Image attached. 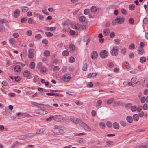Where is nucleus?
Segmentation results:
<instances>
[{
  "label": "nucleus",
  "instance_id": "f257e3e1",
  "mask_svg": "<svg viewBox=\"0 0 148 148\" xmlns=\"http://www.w3.org/2000/svg\"><path fill=\"white\" fill-rule=\"evenodd\" d=\"M125 18L120 16H117L115 20L112 21V24L113 25H116V23L121 24L123 23L125 21Z\"/></svg>",
  "mask_w": 148,
  "mask_h": 148
},
{
  "label": "nucleus",
  "instance_id": "f03ea898",
  "mask_svg": "<svg viewBox=\"0 0 148 148\" xmlns=\"http://www.w3.org/2000/svg\"><path fill=\"white\" fill-rule=\"evenodd\" d=\"M36 135L35 133H29L25 135H22L21 137L23 139H29L31 138L34 136Z\"/></svg>",
  "mask_w": 148,
  "mask_h": 148
},
{
  "label": "nucleus",
  "instance_id": "7ed1b4c3",
  "mask_svg": "<svg viewBox=\"0 0 148 148\" xmlns=\"http://www.w3.org/2000/svg\"><path fill=\"white\" fill-rule=\"evenodd\" d=\"M118 47L116 46H114L110 51V53L114 56H116L118 55Z\"/></svg>",
  "mask_w": 148,
  "mask_h": 148
},
{
  "label": "nucleus",
  "instance_id": "20e7f679",
  "mask_svg": "<svg viewBox=\"0 0 148 148\" xmlns=\"http://www.w3.org/2000/svg\"><path fill=\"white\" fill-rule=\"evenodd\" d=\"M99 54L101 58L104 59L108 56V53L106 50H103L101 51Z\"/></svg>",
  "mask_w": 148,
  "mask_h": 148
},
{
  "label": "nucleus",
  "instance_id": "39448f33",
  "mask_svg": "<svg viewBox=\"0 0 148 148\" xmlns=\"http://www.w3.org/2000/svg\"><path fill=\"white\" fill-rule=\"evenodd\" d=\"M60 127L57 125H55L51 130V132L53 133L58 135H59V130Z\"/></svg>",
  "mask_w": 148,
  "mask_h": 148
},
{
  "label": "nucleus",
  "instance_id": "423d86ee",
  "mask_svg": "<svg viewBox=\"0 0 148 148\" xmlns=\"http://www.w3.org/2000/svg\"><path fill=\"white\" fill-rule=\"evenodd\" d=\"M80 125L84 129L88 131H90L91 129L88 126L83 122H81L80 123Z\"/></svg>",
  "mask_w": 148,
  "mask_h": 148
},
{
  "label": "nucleus",
  "instance_id": "0eeeda50",
  "mask_svg": "<svg viewBox=\"0 0 148 148\" xmlns=\"http://www.w3.org/2000/svg\"><path fill=\"white\" fill-rule=\"evenodd\" d=\"M71 79V77L70 76L67 74L65 75L62 78L63 80L65 82H68L70 81Z\"/></svg>",
  "mask_w": 148,
  "mask_h": 148
},
{
  "label": "nucleus",
  "instance_id": "6e6552de",
  "mask_svg": "<svg viewBox=\"0 0 148 148\" xmlns=\"http://www.w3.org/2000/svg\"><path fill=\"white\" fill-rule=\"evenodd\" d=\"M66 128L65 127H60L59 131V135L64 134L66 132Z\"/></svg>",
  "mask_w": 148,
  "mask_h": 148
},
{
  "label": "nucleus",
  "instance_id": "1a4fd4ad",
  "mask_svg": "<svg viewBox=\"0 0 148 148\" xmlns=\"http://www.w3.org/2000/svg\"><path fill=\"white\" fill-rule=\"evenodd\" d=\"M56 28V27H45L43 28V29L45 30L49 31L51 32L55 30Z\"/></svg>",
  "mask_w": 148,
  "mask_h": 148
},
{
  "label": "nucleus",
  "instance_id": "9d476101",
  "mask_svg": "<svg viewBox=\"0 0 148 148\" xmlns=\"http://www.w3.org/2000/svg\"><path fill=\"white\" fill-rule=\"evenodd\" d=\"M20 143L18 141L14 142L10 148H17L19 146Z\"/></svg>",
  "mask_w": 148,
  "mask_h": 148
},
{
  "label": "nucleus",
  "instance_id": "9b49d317",
  "mask_svg": "<svg viewBox=\"0 0 148 148\" xmlns=\"http://www.w3.org/2000/svg\"><path fill=\"white\" fill-rule=\"evenodd\" d=\"M20 11L19 9H16L15 10L14 13V17H18L20 15Z\"/></svg>",
  "mask_w": 148,
  "mask_h": 148
},
{
  "label": "nucleus",
  "instance_id": "f8f14e48",
  "mask_svg": "<svg viewBox=\"0 0 148 148\" xmlns=\"http://www.w3.org/2000/svg\"><path fill=\"white\" fill-rule=\"evenodd\" d=\"M97 52L95 51H93L91 54V58L92 59H95L97 58Z\"/></svg>",
  "mask_w": 148,
  "mask_h": 148
},
{
  "label": "nucleus",
  "instance_id": "ddd939ff",
  "mask_svg": "<svg viewBox=\"0 0 148 148\" xmlns=\"http://www.w3.org/2000/svg\"><path fill=\"white\" fill-rule=\"evenodd\" d=\"M70 119L72 122L75 124H77L79 122V119L75 117L71 118Z\"/></svg>",
  "mask_w": 148,
  "mask_h": 148
},
{
  "label": "nucleus",
  "instance_id": "4468645a",
  "mask_svg": "<svg viewBox=\"0 0 148 148\" xmlns=\"http://www.w3.org/2000/svg\"><path fill=\"white\" fill-rule=\"evenodd\" d=\"M31 104L35 106H36L39 108H42V106H44L43 104H40L37 102L33 101L31 102Z\"/></svg>",
  "mask_w": 148,
  "mask_h": 148
},
{
  "label": "nucleus",
  "instance_id": "2eb2a0df",
  "mask_svg": "<svg viewBox=\"0 0 148 148\" xmlns=\"http://www.w3.org/2000/svg\"><path fill=\"white\" fill-rule=\"evenodd\" d=\"M47 69L46 67L45 66H43L42 68H41L40 70V72L42 74H44L46 71H47Z\"/></svg>",
  "mask_w": 148,
  "mask_h": 148
},
{
  "label": "nucleus",
  "instance_id": "dca6fc26",
  "mask_svg": "<svg viewBox=\"0 0 148 148\" xmlns=\"http://www.w3.org/2000/svg\"><path fill=\"white\" fill-rule=\"evenodd\" d=\"M137 51L138 53L140 55H142L144 53L143 48L142 47H138Z\"/></svg>",
  "mask_w": 148,
  "mask_h": 148
},
{
  "label": "nucleus",
  "instance_id": "f3484780",
  "mask_svg": "<svg viewBox=\"0 0 148 148\" xmlns=\"http://www.w3.org/2000/svg\"><path fill=\"white\" fill-rule=\"evenodd\" d=\"M45 130V129L44 128H42L37 131L35 134H36V135L41 134Z\"/></svg>",
  "mask_w": 148,
  "mask_h": 148
},
{
  "label": "nucleus",
  "instance_id": "a211bd4d",
  "mask_svg": "<svg viewBox=\"0 0 148 148\" xmlns=\"http://www.w3.org/2000/svg\"><path fill=\"white\" fill-rule=\"evenodd\" d=\"M8 41L10 44L12 45L15 43V39L14 38H10L8 39Z\"/></svg>",
  "mask_w": 148,
  "mask_h": 148
},
{
  "label": "nucleus",
  "instance_id": "6ab92c4d",
  "mask_svg": "<svg viewBox=\"0 0 148 148\" xmlns=\"http://www.w3.org/2000/svg\"><path fill=\"white\" fill-rule=\"evenodd\" d=\"M110 32V29L108 28H107L103 30V34L104 36H107L109 34Z\"/></svg>",
  "mask_w": 148,
  "mask_h": 148
},
{
  "label": "nucleus",
  "instance_id": "aec40b11",
  "mask_svg": "<svg viewBox=\"0 0 148 148\" xmlns=\"http://www.w3.org/2000/svg\"><path fill=\"white\" fill-rule=\"evenodd\" d=\"M14 70L15 72H18L21 70V68L19 65H16L15 66L14 68Z\"/></svg>",
  "mask_w": 148,
  "mask_h": 148
},
{
  "label": "nucleus",
  "instance_id": "412c9836",
  "mask_svg": "<svg viewBox=\"0 0 148 148\" xmlns=\"http://www.w3.org/2000/svg\"><path fill=\"white\" fill-rule=\"evenodd\" d=\"M20 8L23 12H27L28 10V8L26 6H21Z\"/></svg>",
  "mask_w": 148,
  "mask_h": 148
},
{
  "label": "nucleus",
  "instance_id": "4be33fe9",
  "mask_svg": "<svg viewBox=\"0 0 148 148\" xmlns=\"http://www.w3.org/2000/svg\"><path fill=\"white\" fill-rule=\"evenodd\" d=\"M126 51V49L125 47H122L120 49L121 53L123 55L125 54Z\"/></svg>",
  "mask_w": 148,
  "mask_h": 148
},
{
  "label": "nucleus",
  "instance_id": "5701e85b",
  "mask_svg": "<svg viewBox=\"0 0 148 148\" xmlns=\"http://www.w3.org/2000/svg\"><path fill=\"white\" fill-rule=\"evenodd\" d=\"M113 142L111 141H107L106 142V145H105V147H110L111 145H112Z\"/></svg>",
  "mask_w": 148,
  "mask_h": 148
},
{
  "label": "nucleus",
  "instance_id": "b1692460",
  "mask_svg": "<svg viewBox=\"0 0 148 148\" xmlns=\"http://www.w3.org/2000/svg\"><path fill=\"white\" fill-rule=\"evenodd\" d=\"M113 126L114 128L116 130H118L119 128V124L116 122H114L113 123Z\"/></svg>",
  "mask_w": 148,
  "mask_h": 148
},
{
  "label": "nucleus",
  "instance_id": "393cba45",
  "mask_svg": "<svg viewBox=\"0 0 148 148\" xmlns=\"http://www.w3.org/2000/svg\"><path fill=\"white\" fill-rule=\"evenodd\" d=\"M23 74L25 77H28L29 75L30 72L28 70H25L24 71Z\"/></svg>",
  "mask_w": 148,
  "mask_h": 148
},
{
  "label": "nucleus",
  "instance_id": "a878e982",
  "mask_svg": "<svg viewBox=\"0 0 148 148\" xmlns=\"http://www.w3.org/2000/svg\"><path fill=\"white\" fill-rule=\"evenodd\" d=\"M114 98H112L108 99L107 101V104L109 105L111 104L114 101Z\"/></svg>",
  "mask_w": 148,
  "mask_h": 148
},
{
  "label": "nucleus",
  "instance_id": "bb28decb",
  "mask_svg": "<svg viewBox=\"0 0 148 148\" xmlns=\"http://www.w3.org/2000/svg\"><path fill=\"white\" fill-rule=\"evenodd\" d=\"M133 118L134 121H137L139 119L138 115L136 114H134L133 115Z\"/></svg>",
  "mask_w": 148,
  "mask_h": 148
},
{
  "label": "nucleus",
  "instance_id": "cd10ccee",
  "mask_svg": "<svg viewBox=\"0 0 148 148\" xmlns=\"http://www.w3.org/2000/svg\"><path fill=\"white\" fill-rule=\"evenodd\" d=\"M126 120L128 122L131 123L133 121V119L131 116H129L127 117Z\"/></svg>",
  "mask_w": 148,
  "mask_h": 148
},
{
  "label": "nucleus",
  "instance_id": "c85d7f7f",
  "mask_svg": "<svg viewBox=\"0 0 148 148\" xmlns=\"http://www.w3.org/2000/svg\"><path fill=\"white\" fill-rule=\"evenodd\" d=\"M43 66L42 65V63L41 62H39L37 64L36 68L38 69H40Z\"/></svg>",
  "mask_w": 148,
  "mask_h": 148
},
{
  "label": "nucleus",
  "instance_id": "c756f323",
  "mask_svg": "<svg viewBox=\"0 0 148 148\" xmlns=\"http://www.w3.org/2000/svg\"><path fill=\"white\" fill-rule=\"evenodd\" d=\"M44 55L46 57H48L50 56V52L48 50H45L44 52Z\"/></svg>",
  "mask_w": 148,
  "mask_h": 148
},
{
  "label": "nucleus",
  "instance_id": "7c9ffc66",
  "mask_svg": "<svg viewBox=\"0 0 148 148\" xmlns=\"http://www.w3.org/2000/svg\"><path fill=\"white\" fill-rule=\"evenodd\" d=\"M69 21L68 19H66L63 21L62 23V25L63 26L66 25L68 24Z\"/></svg>",
  "mask_w": 148,
  "mask_h": 148
},
{
  "label": "nucleus",
  "instance_id": "2f4dec72",
  "mask_svg": "<svg viewBox=\"0 0 148 148\" xmlns=\"http://www.w3.org/2000/svg\"><path fill=\"white\" fill-rule=\"evenodd\" d=\"M146 61V58L144 57H141L140 58V61L141 63H144Z\"/></svg>",
  "mask_w": 148,
  "mask_h": 148
},
{
  "label": "nucleus",
  "instance_id": "473e14b6",
  "mask_svg": "<svg viewBox=\"0 0 148 148\" xmlns=\"http://www.w3.org/2000/svg\"><path fill=\"white\" fill-rule=\"evenodd\" d=\"M90 10L92 12H95L97 10V8L96 6H92L90 8Z\"/></svg>",
  "mask_w": 148,
  "mask_h": 148
},
{
  "label": "nucleus",
  "instance_id": "72a5a7b5",
  "mask_svg": "<svg viewBox=\"0 0 148 148\" xmlns=\"http://www.w3.org/2000/svg\"><path fill=\"white\" fill-rule=\"evenodd\" d=\"M60 69L59 67L58 66H55L53 68V70L54 72H57Z\"/></svg>",
  "mask_w": 148,
  "mask_h": 148
},
{
  "label": "nucleus",
  "instance_id": "f704fd0d",
  "mask_svg": "<svg viewBox=\"0 0 148 148\" xmlns=\"http://www.w3.org/2000/svg\"><path fill=\"white\" fill-rule=\"evenodd\" d=\"M120 101L118 100H116L114 101L113 106H117L119 105Z\"/></svg>",
  "mask_w": 148,
  "mask_h": 148
},
{
  "label": "nucleus",
  "instance_id": "c9c22d12",
  "mask_svg": "<svg viewBox=\"0 0 148 148\" xmlns=\"http://www.w3.org/2000/svg\"><path fill=\"white\" fill-rule=\"evenodd\" d=\"M131 110L132 112H135L137 110V107L136 105H134L131 107Z\"/></svg>",
  "mask_w": 148,
  "mask_h": 148
},
{
  "label": "nucleus",
  "instance_id": "e433bc0d",
  "mask_svg": "<svg viewBox=\"0 0 148 148\" xmlns=\"http://www.w3.org/2000/svg\"><path fill=\"white\" fill-rule=\"evenodd\" d=\"M102 103V101L101 100H98L97 101V104L96 105V107H98L100 106L101 105Z\"/></svg>",
  "mask_w": 148,
  "mask_h": 148
},
{
  "label": "nucleus",
  "instance_id": "4c0bfd02",
  "mask_svg": "<svg viewBox=\"0 0 148 148\" xmlns=\"http://www.w3.org/2000/svg\"><path fill=\"white\" fill-rule=\"evenodd\" d=\"M29 66L30 68L32 69H33L34 68L35 66V64L34 62H31L30 64H29Z\"/></svg>",
  "mask_w": 148,
  "mask_h": 148
},
{
  "label": "nucleus",
  "instance_id": "58836bf2",
  "mask_svg": "<svg viewBox=\"0 0 148 148\" xmlns=\"http://www.w3.org/2000/svg\"><path fill=\"white\" fill-rule=\"evenodd\" d=\"M69 54V52L67 50H64L62 52V55L64 56H68Z\"/></svg>",
  "mask_w": 148,
  "mask_h": 148
},
{
  "label": "nucleus",
  "instance_id": "ea45409f",
  "mask_svg": "<svg viewBox=\"0 0 148 148\" xmlns=\"http://www.w3.org/2000/svg\"><path fill=\"white\" fill-rule=\"evenodd\" d=\"M69 61L70 63H73L75 61V58L71 56L69 58Z\"/></svg>",
  "mask_w": 148,
  "mask_h": 148
},
{
  "label": "nucleus",
  "instance_id": "a19ab883",
  "mask_svg": "<svg viewBox=\"0 0 148 148\" xmlns=\"http://www.w3.org/2000/svg\"><path fill=\"white\" fill-rule=\"evenodd\" d=\"M77 141L80 143H83L85 142V140L83 138H80L77 139Z\"/></svg>",
  "mask_w": 148,
  "mask_h": 148
},
{
  "label": "nucleus",
  "instance_id": "79ce46f5",
  "mask_svg": "<svg viewBox=\"0 0 148 148\" xmlns=\"http://www.w3.org/2000/svg\"><path fill=\"white\" fill-rule=\"evenodd\" d=\"M135 8V5L134 4H130L129 5V9L132 11L134 10Z\"/></svg>",
  "mask_w": 148,
  "mask_h": 148
},
{
  "label": "nucleus",
  "instance_id": "37998d69",
  "mask_svg": "<svg viewBox=\"0 0 148 148\" xmlns=\"http://www.w3.org/2000/svg\"><path fill=\"white\" fill-rule=\"evenodd\" d=\"M5 27L3 25H1L0 26V32H3L5 31Z\"/></svg>",
  "mask_w": 148,
  "mask_h": 148
},
{
  "label": "nucleus",
  "instance_id": "c03bdc74",
  "mask_svg": "<svg viewBox=\"0 0 148 148\" xmlns=\"http://www.w3.org/2000/svg\"><path fill=\"white\" fill-rule=\"evenodd\" d=\"M146 100L145 97L144 96L140 98V102L142 103H144L146 101Z\"/></svg>",
  "mask_w": 148,
  "mask_h": 148
},
{
  "label": "nucleus",
  "instance_id": "a18cd8bd",
  "mask_svg": "<svg viewBox=\"0 0 148 148\" xmlns=\"http://www.w3.org/2000/svg\"><path fill=\"white\" fill-rule=\"evenodd\" d=\"M22 116L23 117H30L31 116L29 114L27 113H22Z\"/></svg>",
  "mask_w": 148,
  "mask_h": 148
},
{
  "label": "nucleus",
  "instance_id": "49530a36",
  "mask_svg": "<svg viewBox=\"0 0 148 148\" xmlns=\"http://www.w3.org/2000/svg\"><path fill=\"white\" fill-rule=\"evenodd\" d=\"M32 32L31 30H28L26 32V34L27 36H30L32 35Z\"/></svg>",
  "mask_w": 148,
  "mask_h": 148
},
{
  "label": "nucleus",
  "instance_id": "de8ad7c7",
  "mask_svg": "<svg viewBox=\"0 0 148 148\" xmlns=\"http://www.w3.org/2000/svg\"><path fill=\"white\" fill-rule=\"evenodd\" d=\"M120 125L123 127H125L126 125V124L125 121H121L120 122Z\"/></svg>",
  "mask_w": 148,
  "mask_h": 148
},
{
  "label": "nucleus",
  "instance_id": "09e8293b",
  "mask_svg": "<svg viewBox=\"0 0 148 148\" xmlns=\"http://www.w3.org/2000/svg\"><path fill=\"white\" fill-rule=\"evenodd\" d=\"M86 18L84 16H82L79 18V21L82 22H83L85 20Z\"/></svg>",
  "mask_w": 148,
  "mask_h": 148
},
{
  "label": "nucleus",
  "instance_id": "8fccbe9b",
  "mask_svg": "<svg viewBox=\"0 0 148 148\" xmlns=\"http://www.w3.org/2000/svg\"><path fill=\"white\" fill-rule=\"evenodd\" d=\"M87 67V64L86 63H84L83 64L82 67V70L84 71H86Z\"/></svg>",
  "mask_w": 148,
  "mask_h": 148
},
{
  "label": "nucleus",
  "instance_id": "3c124183",
  "mask_svg": "<svg viewBox=\"0 0 148 148\" xmlns=\"http://www.w3.org/2000/svg\"><path fill=\"white\" fill-rule=\"evenodd\" d=\"M100 127L102 129H104L105 127V124L103 122H100L99 124Z\"/></svg>",
  "mask_w": 148,
  "mask_h": 148
},
{
  "label": "nucleus",
  "instance_id": "603ef678",
  "mask_svg": "<svg viewBox=\"0 0 148 148\" xmlns=\"http://www.w3.org/2000/svg\"><path fill=\"white\" fill-rule=\"evenodd\" d=\"M69 47L70 49L72 50H75V45L72 44H71L69 45Z\"/></svg>",
  "mask_w": 148,
  "mask_h": 148
},
{
  "label": "nucleus",
  "instance_id": "864d4df0",
  "mask_svg": "<svg viewBox=\"0 0 148 148\" xmlns=\"http://www.w3.org/2000/svg\"><path fill=\"white\" fill-rule=\"evenodd\" d=\"M41 38V36L40 34H36L35 36V38L37 40H39Z\"/></svg>",
  "mask_w": 148,
  "mask_h": 148
},
{
  "label": "nucleus",
  "instance_id": "5fc2aeb1",
  "mask_svg": "<svg viewBox=\"0 0 148 148\" xmlns=\"http://www.w3.org/2000/svg\"><path fill=\"white\" fill-rule=\"evenodd\" d=\"M75 29L76 30H78L80 29V25L79 24H77L75 25Z\"/></svg>",
  "mask_w": 148,
  "mask_h": 148
},
{
  "label": "nucleus",
  "instance_id": "6e6d98bb",
  "mask_svg": "<svg viewBox=\"0 0 148 148\" xmlns=\"http://www.w3.org/2000/svg\"><path fill=\"white\" fill-rule=\"evenodd\" d=\"M143 108L142 106L141 105L138 106L137 107L136 111L138 112H140Z\"/></svg>",
  "mask_w": 148,
  "mask_h": 148
},
{
  "label": "nucleus",
  "instance_id": "4d7b16f0",
  "mask_svg": "<svg viewBox=\"0 0 148 148\" xmlns=\"http://www.w3.org/2000/svg\"><path fill=\"white\" fill-rule=\"evenodd\" d=\"M45 34L47 37H51L53 35V34L50 32H46Z\"/></svg>",
  "mask_w": 148,
  "mask_h": 148
},
{
  "label": "nucleus",
  "instance_id": "13d9d810",
  "mask_svg": "<svg viewBox=\"0 0 148 148\" xmlns=\"http://www.w3.org/2000/svg\"><path fill=\"white\" fill-rule=\"evenodd\" d=\"M138 72V71L136 69H134L130 71V73L131 74H135Z\"/></svg>",
  "mask_w": 148,
  "mask_h": 148
},
{
  "label": "nucleus",
  "instance_id": "bf43d9fd",
  "mask_svg": "<svg viewBox=\"0 0 148 148\" xmlns=\"http://www.w3.org/2000/svg\"><path fill=\"white\" fill-rule=\"evenodd\" d=\"M135 48V45L134 43H131L129 47V48L131 49H133Z\"/></svg>",
  "mask_w": 148,
  "mask_h": 148
},
{
  "label": "nucleus",
  "instance_id": "052dcab7",
  "mask_svg": "<svg viewBox=\"0 0 148 148\" xmlns=\"http://www.w3.org/2000/svg\"><path fill=\"white\" fill-rule=\"evenodd\" d=\"M121 13L124 15H126L127 13V11L124 8H122L121 10Z\"/></svg>",
  "mask_w": 148,
  "mask_h": 148
},
{
  "label": "nucleus",
  "instance_id": "680f3d73",
  "mask_svg": "<svg viewBox=\"0 0 148 148\" xmlns=\"http://www.w3.org/2000/svg\"><path fill=\"white\" fill-rule=\"evenodd\" d=\"M8 22V21L5 19H3L0 20V24H2L3 23H7Z\"/></svg>",
  "mask_w": 148,
  "mask_h": 148
},
{
  "label": "nucleus",
  "instance_id": "e2e57ef3",
  "mask_svg": "<svg viewBox=\"0 0 148 148\" xmlns=\"http://www.w3.org/2000/svg\"><path fill=\"white\" fill-rule=\"evenodd\" d=\"M148 108V105L147 103H144L143 105V109L144 110H146Z\"/></svg>",
  "mask_w": 148,
  "mask_h": 148
},
{
  "label": "nucleus",
  "instance_id": "0e129e2a",
  "mask_svg": "<svg viewBox=\"0 0 148 148\" xmlns=\"http://www.w3.org/2000/svg\"><path fill=\"white\" fill-rule=\"evenodd\" d=\"M89 11V10L88 9H85L84 12V13L85 15H87Z\"/></svg>",
  "mask_w": 148,
  "mask_h": 148
},
{
  "label": "nucleus",
  "instance_id": "69168bd1",
  "mask_svg": "<svg viewBox=\"0 0 148 148\" xmlns=\"http://www.w3.org/2000/svg\"><path fill=\"white\" fill-rule=\"evenodd\" d=\"M129 22L131 24H133L134 23V19L132 18H130L128 20Z\"/></svg>",
  "mask_w": 148,
  "mask_h": 148
},
{
  "label": "nucleus",
  "instance_id": "338daca9",
  "mask_svg": "<svg viewBox=\"0 0 148 148\" xmlns=\"http://www.w3.org/2000/svg\"><path fill=\"white\" fill-rule=\"evenodd\" d=\"M106 125L108 127L110 128L112 127V124L111 122L108 121L106 123Z\"/></svg>",
  "mask_w": 148,
  "mask_h": 148
},
{
  "label": "nucleus",
  "instance_id": "774afa93",
  "mask_svg": "<svg viewBox=\"0 0 148 148\" xmlns=\"http://www.w3.org/2000/svg\"><path fill=\"white\" fill-rule=\"evenodd\" d=\"M9 96L10 97H14L16 96V94L14 93L10 92L8 94Z\"/></svg>",
  "mask_w": 148,
  "mask_h": 148
}]
</instances>
